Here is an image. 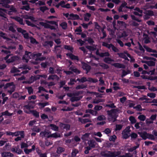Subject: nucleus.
I'll use <instances>...</instances> for the list:
<instances>
[{
  "label": "nucleus",
  "mask_w": 157,
  "mask_h": 157,
  "mask_svg": "<svg viewBox=\"0 0 157 157\" xmlns=\"http://www.w3.org/2000/svg\"><path fill=\"white\" fill-rule=\"evenodd\" d=\"M30 112L32 113L33 115L36 118H39V113L35 110H30Z\"/></svg>",
  "instance_id": "2eb2a0df"
},
{
  "label": "nucleus",
  "mask_w": 157,
  "mask_h": 157,
  "mask_svg": "<svg viewBox=\"0 0 157 157\" xmlns=\"http://www.w3.org/2000/svg\"><path fill=\"white\" fill-rule=\"evenodd\" d=\"M130 23L131 25L133 27H137L139 25V24L134 21H131Z\"/></svg>",
  "instance_id": "c9c22d12"
},
{
  "label": "nucleus",
  "mask_w": 157,
  "mask_h": 157,
  "mask_svg": "<svg viewBox=\"0 0 157 157\" xmlns=\"http://www.w3.org/2000/svg\"><path fill=\"white\" fill-rule=\"evenodd\" d=\"M103 61L105 63L108 64L110 63L109 62L114 61V60L113 59L109 57H105Z\"/></svg>",
  "instance_id": "c85d7f7f"
},
{
  "label": "nucleus",
  "mask_w": 157,
  "mask_h": 157,
  "mask_svg": "<svg viewBox=\"0 0 157 157\" xmlns=\"http://www.w3.org/2000/svg\"><path fill=\"white\" fill-rule=\"evenodd\" d=\"M78 121L83 124H85L87 122H91V120L87 118L82 119L81 118H78Z\"/></svg>",
  "instance_id": "412c9836"
},
{
  "label": "nucleus",
  "mask_w": 157,
  "mask_h": 157,
  "mask_svg": "<svg viewBox=\"0 0 157 157\" xmlns=\"http://www.w3.org/2000/svg\"><path fill=\"white\" fill-rule=\"evenodd\" d=\"M110 55V54L108 52H106L101 53L99 56L101 57H103L105 56L109 57Z\"/></svg>",
  "instance_id": "473e14b6"
},
{
  "label": "nucleus",
  "mask_w": 157,
  "mask_h": 157,
  "mask_svg": "<svg viewBox=\"0 0 157 157\" xmlns=\"http://www.w3.org/2000/svg\"><path fill=\"white\" fill-rule=\"evenodd\" d=\"M82 98V96H80L79 97L74 96L70 99V101L71 102H74L75 101H78L80 100Z\"/></svg>",
  "instance_id": "f3484780"
},
{
  "label": "nucleus",
  "mask_w": 157,
  "mask_h": 157,
  "mask_svg": "<svg viewBox=\"0 0 157 157\" xmlns=\"http://www.w3.org/2000/svg\"><path fill=\"white\" fill-rule=\"evenodd\" d=\"M127 3L125 1H124V2H122L121 6V7H122L123 8H124L125 7L126 8L129 9H131L132 8L131 7L127 6Z\"/></svg>",
  "instance_id": "49530a36"
},
{
  "label": "nucleus",
  "mask_w": 157,
  "mask_h": 157,
  "mask_svg": "<svg viewBox=\"0 0 157 157\" xmlns=\"http://www.w3.org/2000/svg\"><path fill=\"white\" fill-rule=\"evenodd\" d=\"M62 48H56V46H55L54 49L53 50V51L56 54H61L62 52Z\"/></svg>",
  "instance_id": "aec40b11"
},
{
  "label": "nucleus",
  "mask_w": 157,
  "mask_h": 157,
  "mask_svg": "<svg viewBox=\"0 0 157 157\" xmlns=\"http://www.w3.org/2000/svg\"><path fill=\"white\" fill-rule=\"evenodd\" d=\"M39 79V77L38 75H37L36 76H32L29 79V81H25L23 82L24 83L30 84L35 81Z\"/></svg>",
  "instance_id": "39448f33"
},
{
  "label": "nucleus",
  "mask_w": 157,
  "mask_h": 157,
  "mask_svg": "<svg viewBox=\"0 0 157 157\" xmlns=\"http://www.w3.org/2000/svg\"><path fill=\"white\" fill-rule=\"evenodd\" d=\"M91 16V14L89 13H87L84 14V19L86 21H89V18Z\"/></svg>",
  "instance_id": "393cba45"
},
{
  "label": "nucleus",
  "mask_w": 157,
  "mask_h": 157,
  "mask_svg": "<svg viewBox=\"0 0 157 157\" xmlns=\"http://www.w3.org/2000/svg\"><path fill=\"white\" fill-rule=\"evenodd\" d=\"M99 66L104 69H107L109 68L108 65L103 63H100Z\"/></svg>",
  "instance_id": "4c0bfd02"
},
{
  "label": "nucleus",
  "mask_w": 157,
  "mask_h": 157,
  "mask_svg": "<svg viewBox=\"0 0 157 157\" xmlns=\"http://www.w3.org/2000/svg\"><path fill=\"white\" fill-rule=\"evenodd\" d=\"M26 24L28 26H30L32 27H36V25L31 22L29 20H25Z\"/></svg>",
  "instance_id": "a18cd8bd"
},
{
  "label": "nucleus",
  "mask_w": 157,
  "mask_h": 157,
  "mask_svg": "<svg viewBox=\"0 0 157 157\" xmlns=\"http://www.w3.org/2000/svg\"><path fill=\"white\" fill-rule=\"evenodd\" d=\"M50 132H48L46 131H42L40 133V136L42 137H47V136L49 135V134Z\"/></svg>",
  "instance_id": "a211bd4d"
},
{
  "label": "nucleus",
  "mask_w": 157,
  "mask_h": 157,
  "mask_svg": "<svg viewBox=\"0 0 157 157\" xmlns=\"http://www.w3.org/2000/svg\"><path fill=\"white\" fill-rule=\"evenodd\" d=\"M136 146L133 147H132L130 148L129 149V151L130 152H132L136 150L137 148H138L140 146V144L137 142L136 143Z\"/></svg>",
  "instance_id": "bb28decb"
},
{
  "label": "nucleus",
  "mask_w": 157,
  "mask_h": 157,
  "mask_svg": "<svg viewBox=\"0 0 157 157\" xmlns=\"http://www.w3.org/2000/svg\"><path fill=\"white\" fill-rule=\"evenodd\" d=\"M102 108V106L96 105L94 107V109L96 110L95 111H99Z\"/></svg>",
  "instance_id": "338daca9"
},
{
  "label": "nucleus",
  "mask_w": 157,
  "mask_h": 157,
  "mask_svg": "<svg viewBox=\"0 0 157 157\" xmlns=\"http://www.w3.org/2000/svg\"><path fill=\"white\" fill-rule=\"evenodd\" d=\"M48 105H49V103L48 102L44 103L40 102L38 103V105L40 106L41 108H44L45 106Z\"/></svg>",
  "instance_id": "ea45409f"
},
{
  "label": "nucleus",
  "mask_w": 157,
  "mask_h": 157,
  "mask_svg": "<svg viewBox=\"0 0 157 157\" xmlns=\"http://www.w3.org/2000/svg\"><path fill=\"white\" fill-rule=\"evenodd\" d=\"M102 45L108 49H110L111 48L113 51L115 52H117L119 51V50L112 44H108L107 43L103 42Z\"/></svg>",
  "instance_id": "7ed1b4c3"
},
{
  "label": "nucleus",
  "mask_w": 157,
  "mask_h": 157,
  "mask_svg": "<svg viewBox=\"0 0 157 157\" xmlns=\"http://www.w3.org/2000/svg\"><path fill=\"white\" fill-rule=\"evenodd\" d=\"M13 86L10 88V90H8L7 91L8 92L9 94L10 95L12 94L13 92L15 90V86L13 85Z\"/></svg>",
  "instance_id": "58836bf2"
},
{
  "label": "nucleus",
  "mask_w": 157,
  "mask_h": 157,
  "mask_svg": "<svg viewBox=\"0 0 157 157\" xmlns=\"http://www.w3.org/2000/svg\"><path fill=\"white\" fill-rule=\"evenodd\" d=\"M122 127L123 125L121 124H117L116 125V128L115 129V130H120L122 129Z\"/></svg>",
  "instance_id": "774afa93"
},
{
  "label": "nucleus",
  "mask_w": 157,
  "mask_h": 157,
  "mask_svg": "<svg viewBox=\"0 0 157 157\" xmlns=\"http://www.w3.org/2000/svg\"><path fill=\"white\" fill-rule=\"evenodd\" d=\"M87 144L88 146L85 147L86 150L84 151V153L86 154H88L90 150L95 148L97 144L96 142L93 140L88 141Z\"/></svg>",
  "instance_id": "f03ea898"
},
{
  "label": "nucleus",
  "mask_w": 157,
  "mask_h": 157,
  "mask_svg": "<svg viewBox=\"0 0 157 157\" xmlns=\"http://www.w3.org/2000/svg\"><path fill=\"white\" fill-rule=\"evenodd\" d=\"M146 63L149 66H155V64L154 62L151 60L146 61Z\"/></svg>",
  "instance_id": "e433bc0d"
},
{
  "label": "nucleus",
  "mask_w": 157,
  "mask_h": 157,
  "mask_svg": "<svg viewBox=\"0 0 157 157\" xmlns=\"http://www.w3.org/2000/svg\"><path fill=\"white\" fill-rule=\"evenodd\" d=\"M138 119L141 121H144L146 119V116L144 115H140L138 117Z\"/></svg>",
  "instance_id": "09e8293b"
},
{
  "label": "nucleus",
  "mask_w": 157,
  "mask_h": 157,
  "mask_svg": "<svg viewBox=\"0 0 157 157\" xmlns=\"http://www.w3.org/2000/svg\"><path fill=\"white\" fill-rule=\"evenodd\" d=\"M6 35V34L3 33V32H1L0 33V36L2 37L4 39H6L7 41H10L11 40V39L6 36H5Z\"/></svg>",
  "instance_id": "a878e982"
},
{
  "label": "nucleus",
  "mask_w": 157,
  "mask_h": 157,
  "mask_svg": "<svg viewBox=\"0 0 157 157\" xmlns=\"http://www.w3.org/2000/svg\"><path fill=\"white\" fill-rule=\"evenodd\" d=\"M13 85V82L7 83L5 85L4 87V89H6L9 87H10L12 86Z\"/></svg>",
  "instance_id": "4d7b16f0"
},
{
  "label": "nucleus",
  "mask_w": 157,
  "mask_h": 157,
  "mask_svg": "<svg viewBox=\"0 0 157 157\" xmlns=\"http://www.w3.org/2000/svg\"><path fill=\"white\" fill-rule=\"evenodd\" d=\"M7 11V10L0 8V16L4 18H6Z\"/></svg>",
  "instance_id": "f8f14e48"
},
{
  "label": "nucleus",
  "mask_w": 157,
  "mask_h": 157,
  "mask_svg": "<svg viewBox=\"0 0 157 157\" xmlns=\"http://www.w3.org/2000/svg\"><path fill=\"white\" fill-rule=\"evenodd\" d=\"M31 130L33 132L37 133L39 132L40 131V129L35 125L34 126L33 128H31Z\"/></svg>",
  "instance_id": "c756f323"
},
{
  "label": "nucleus",
  "mask_w": 157,
  "mask_h": 157,
  "mask_svg": "<svg viewBox=\"0 0 157 157\" xmlns=\"http://www.w3.org/2000/svg\"><path fill=\"white\" fill-rule=\"evenodd\" d=\"M64 48L65 49L68 50H70L71 51V52H73V48H72V47H71L70 45H64Z\"/></svg>",
  "instance_id": "c03bdc74"
},
{
  "label": "nucleus",
  "mask_w": 157,
  "mask_h": 157,
  "mask_svg": "<svg viewBox=\"0 0 157 157\" xmlns=\"http://www.w3.org/2000/svg\"><path fill=\"white\" fill-rule=\"evenodd\" d=\"M145 13L147 14V15L149 16H151L154 15L153 11L151 10H147L146 11Z\"/></svg>",
  "instance_id": "603ef678"
},
{
  "label": "nucleus",
  "mask_w": 157,
  "mask_h": 157,
  "mask_svg": "<svg viewBox=\"0 0 157 157\" xmlns=\"http://www.w3.org/2000/svg\"><path fill=\"white\" fill-rule=\"evenodd\" d=\"M86 113H89L92 115L96 116L98 113V112L97 111H94L92 109H87L86 110Z\"/></svg>",
  "instance_id": "6ab92c4d"
},
{
  "label": "nucleus",
  "mask_w": 157,
  "mask_h": 157,
  "mask_svg": "<svg viewBox=\"0 0 157 157\" xmlns=\"http://www.w3.org/2000/svg\"><path fill=\"white\" fill-rule=\"evenodd\" d=\"M66 56L69 57L71 60H76L77 61L79 60V58L77 56H75L72 53H67L66 54Z\"/></svg>",
  "instance_id": "9b49d317"
},
{
  "label": "nucleus",
  "mask_w": 157,
  "mask_h": 157,
  "mask_svg": "<svg viewBox=\"0 0 157 157\" xmlns=\"http://www.w3.org/2000/svg\"><path fill=\"white\" fill-rule=\"evenodd\" d=\"M46 22H47V23H49L51 25H54L56 26H58V23L57 22L54 21H46Z\"/></svg>",
  "instance_id": "f704fd0d"
},
{
  "label": "nucleus",
  "mask_w": 157,
  "mask_h": 157,
  "mask_svg": "<svg viewBox=\"0 0 157 157\" xmlns=\"http://www.w3.org/2000/svg\"><path fill=\"white\" fill-rule=\"evenodd\" d=\"M7 3V0H1L0 2V5H2L3 6H5Z\"/></svg>",
  "instance_id": "bf43d9fd"
},
{
  "label": "nucleus",
  "mask_w": 157,
  "mask_h": 157,
  "mask_svg": "<svg viewBox=\"0 0 157 157\" xmlns=\"http://www.w3.org/2000/svg\"><path fill=\"white\" fill-rule=\"evenodd\" d=\"M13 19L16 21L19 22V23L22 25H24L23 20L22 18L19 17H13Z\"/></svg>",
  "instance_id": "4be33fe9"
},
{
  "label": "nucleus",
  "mask_w": 157,
  "mask_h": 157,
  "mask_svg": "<svg viewBox=\"0 0 157 157\" xmlns=\"http://www.w3.org/2000/svg\"><path fill=\"white\" fill-rule=\"evenodd\" d=\"M122 135L123 138L125 139H127L128 137H129L130 136L128 135V133L124 132L123 133V132H122Z\"/></svg>",
  "instance_id": "052dcab7"
},
{
  "label": "nucleus",
  "mask_w": 157,
  "mask_h": 157,
  "mask_svg": "<svg viewBox=\"0 0 157 157\" xmlns=\"http://www.w3.org/2000/svg\"><path fill=\"white\" fill-rule=\"evenodd\" d=\"M69 16L73 18L74 20H78L80 18L78 15L76 14H75L73 13L70 14Z\"/></svg>",
  "instance_id": "cd10ccee"
},
{
  "label": "nucleus",
  "mask_w": 157,
  "mask_h": 157,
  "mask_svg": "<svg viewBox=\"0 0 157 157\" xmlns=\"http://www.w3.org/2000/svg\"><path fill=\"white\" fill-rule=\"evenodd\" d=\"M78 150L75 149L73 150L71 153V157H75L76 154L78 153Z\"/></svg>",
  "instance_id": "a19ab883"
},
{
  "label": "nucleus",
  "mask_w": 157,
  "mask_h": 157,
  "mask_svg": "<svg viewBox=\"0 0 157 157\" xmlns=\"http://www.w3.org/2000/svg\"><path fill=\"white\" fill-rule=\"evenodd\" d=\"M51 127V129L55 131H58L59 130V128L56 125L53 124H50L49 125Z\"/></svg>",
  "instance_id": "b1692460"
},
{
  "label": "nucleus",
  "mask_w": 157,
  "mask_h": 157,
  "mask_svg": "<svg viewBox=\"0 0 157 157\" xmlns=\"http://www.w3.org/2000/svg\"><path fill=\"white\" fill-rule=\"evenodd\" d=\"M90 135V134L88 133H86L82 135L81 139L83 140H85L88 138Z\"/></svg>",
  "instance_id": "79ce46f5"
},
{
  "label": "nucleus",
  "mask_w": 157,
  "mask_h": 157,
  "mask_svg": "<svg viewBox=\"0 0 157 157\" xmlns=\"http://www.w3.org/2000/svg\"><path fill=\"white\" fill-rule=\"evenodd\" d=\"M138 134L144 140H146L147 139V133L146 132H139Z\"/></svg>",
  "instance_id": "ddd939ff"
},
{
  "label": "nucleus",
  "mask_w": 157,
  "mask_h": 157,
  "mask_svg": "<svg viewBox=\"0 0 157 157\" xmlns=\"http://www.w3.org/2000/svg\"><path fill=\"white\" fill-rule=\"evenodd\" d=\"M59 127L61 129H66V131H68L70 130V126L68 124H64L63 123L60 122L59 124Z\"/></svg>",
  "instance_id": "6e6552de"
},
{
  "label": "nucleus",
  "mask_w": 157,
  "mask_h": 157,
  "mask_svg": "<svg viewBox=\"0 0 157 157\" xmlns=\"http://www.w3.org/2000/svg\"><path fill=\"white\" fill-rule=\"evenodd\" d=\"M147 139H148L152 140H154L155 139V138L154 135L147 133Z\"/></svg>",
  "instance_id": "864d4df0"
},
{
  "label": "nucleus",
  "mask_w": 157,
  "mask_h": 157,
  "mask_svg": "<svg viewBox=\"0 0 157 157\" xmlns=\"http://www.w3.org/2000/svg\"><path fill=\"white\" fill-rule=\"evenodd\" d=\"M60 136V134L57 132H55L53 133L52 134L48 136H47V138H49L50 137L54 138H56L59 137Z\"/></svg>",
  "instance_id": "4468645a"
},
{
  "label": "nucleus",
  "mask_w": 157,
  "mask_h": 157,
  "mask_svg": "<svg viewBox=\"0 0 157 157\" xmlns=\"http://www.w3.org/2000/svg\"><path fill=\"white\" fill-rule=\"evenodd\" d=\"M85 41H87L90 44H92L93 43H94V41L93 40V39L91 38V37H88V39H85Z\"/></svg>",
  "instance_id": "3c124183"
},
{
  "label": "nucleus",
  "mask_w": 157,
  "mask_h": 157,
  "mask_svg": "<svg viewBox=\"0 0 157 157\" xmlns=\"http://www.w3.org/2000/svg\"><path fill=\"white\" fill-rule=\"evenodd\" d=\"M121 152L119 151H114L112 152L110 151H107V152H103L101 155L104 157H116L119 155Z\"/></svg>",
  "instance_id": "f257e3e1"
},
{
  "label": "nucleus",
  "mask_w": 157,
  "mask_h": 157,
  "mask_svg": "<svg viewBox=\"0 0 157 157\" xmlns=\"http://www.w3.org/2000/svg\"><path fill=\"white\" fill-rule=\"evenodd\" d=\"M39 24L41 25L44 26V27L46 29H49L51 30H55L56 29L54 26L51 25L46 23H44L43 22H40Z\"/></svg>",
  "instance_id": "20e7f679"
},
{
  "label": "nucleus",
  "mask_w": 157,
  "mask_h": 157,
  "mask_svg": "<svg viewBox=\"0 0 157 157\" xmlns=\"http://www.w3.org/2000/svg\"><path fill=\"white\" fill-rule=\"evenodd\" d=\"M129 120L130 121L132 124H133L136 123V120L135 119V117L132 116H131L129 117Z\"/></svg>",
  "instance_id": "72a5a7b5"
},
{
  "label": "nucleus",
  "mask_w": 157,
  "mask_h": 157,
  "mask_svg": "<svg viewBox=\"0 0 157 157\" xmlns=\"http://www.w3.org/2000/svg\"><path fill=\"white\" fill-rule=\"evenodd\" d=\"M86 87V85H84L83 84L78 85L76 87V90H79L80 89H83Z\"/></svg>",
  "instance_id": "5fc2aeb1"
},
{
  "label": "nucleus",
  "mask_w": 157,
  "mask_h": 157,
  "mask_svg": "<svg viewBox=\"0 0 157 157\" xmlns=\"http://www.w3.org/2000/svg\"><path fill=\"white\" fill-rule=\"evenodd\" d=\"M11 151L12 152L17 153L18 154H21L23 152L22 150L19 148V146L18 145L15 147H12L11 149Z\"/></svg>",
  "instance_id": "423d86ee"
},
{
  "label": "nucleus",
  "mask_w": 157,
  "mask_h": 157,
  "mask_svg": "<svg viewBox=\"0 0 157 157\" xmlns=\"http://www.w3.org/2000/svg\"><path fill=\"white\" fill-rule=\"evenodd\" d=\"M83 92V91H77L73 93V94L74 96H79V95L82 94Z\"/></svg>",
  "instance_id": "680f3d73"
},
{
  "label": "nucleus",
  "mask_w": 157,
  "mask_h": 157,
  "mask_svg": "<svg viewBox=\"0 0 157 157\" xmlns=\"http://www.w3.org/2000/svg\"><path fill=\"white\" fill-rule=\"evenodd\" d=\"M147 95L151 98H154L156 96V94L154 93H148L147 94Z\"/></svg>",
  "instance_id": "69168bd1"
},
{
  "label": "nucleus",
  "mask_w": 157,
  "mask_h": 157,
  "mask_svg": "<svg viewBox=\"0 0 157 157\" xmlns=\"http://www.w3.org/2000/svg\"><path fill=\"white\" fill-rule=\"evenodd\" d=\"M64 151L65 149L64 148L61 147H59L57 148L56 152L58 154H60Z\"/></svg>",
  "instance_id": "2f4dec72"
},
{
  "label": "nucleus",
  "mask_w": 157,
  "mask_h": 157,
  "mask_svg": "<svg viewBox=\"0 0 157 157\" xmlns=\"http://www.w3.org/2000/svg\"><path fill=\"white\" fill-rule=\"evenodd\" d=\"M131 17L133 20L136 21L138 22H140L141 21V20L139 19L138 18L136 17L134 15H131Z\"/></svg>",
  "instance_id": "13d9d810"
},
{
  "label": "nucleus",
  "mask_w": 157,
  "mask_h": 157,
  "mask_svg": "<svg viewBox=\"0 0 157 157\" xmlns=\"http://www.w3.org/2000/svg\"><path fill=\"white\" fill-rule=\"evenodd\" d=\"M81 64L82 65V68L83 69L85 70L87 72L89 71L90 70L91 67L89 65L83 62H82Z\"/></svg>",
  "instance_id": "1a4fd4ad"
},
{
  "label": "nucleus",
  "mask_w": 157,
  "mask_h": 157,
  "mask_svg": "<svg viewBox=\"0 0 157 157\" xmlns=\"http://www.w3.org/2000/svg\"><path fill=\"white\" fill-rule=\"evenodd\" d=\"M119 111V109H111L110 110H107V113L108 115L110 117H111L113 115V114H115L117 112H118Z\"/></svg>",
  "instance_id": "9d476101"
},
{
  "label": "nucleus",
  "mask_w": 157,
  "mask_h": 157,
  "mask_svg": "<svg viewBox=\"0 0 157 157\" xmlns=\"http://www.w3.org/2000/svg\"><path fill=\"white\" fill-rule=\"evenodd\" d=\"M30 42L31 43L33 44H38V42L36 41V40L33 37H30Z\"/></svg>",
  "instance_id": "8fccbe9b"
},
{
  "label": "nucleus",
  "mask_w": 157,
  "mask_h": 157,
  "mask_svg": "<svg viewBox=\"0 0 157 157\" xmlns=\"http://www.w3.org/2000/svg\"><path fill=\"white\" fill-rule=\"evenodd\" d=\"M134 109H136V110L138 111H142V109L141 105H138L134 107Z\"/></svg>",
  "instance_id": "0e129e2a"
},
{
  "label": "nucleus",
  "mask_w": 157,
  "mask_h": 157,
  "mask_svg": "<svg viewBox=\"0 0 157 157\" xmlns=\"http://www.w3.org/2000/svg\"><path fill=\"white\" fill-rule=\"evenodd\" d=\"M60 25L64 29H66L67 28V24L66 22H63L60 24Z\"/></svg>",
  "instance_id": "de8ad7c7"
},
{
  "label": "nucleus",
  "mask_w": 157,
  "mask_h": 157,
  "mask_svg": "<svg viewBox=\"0 0 157 157\" xmlns=\"http://www.w3.org/2000/svg\"><path fill=\"white\" fill-rule=\"evenodd\" d=\"M42 54L40 53H38L36 54L33 53L31 54V56L33 57L36 56V58H37V57H40L41 56Z\"/></svg>",
  "instance_id": "e2e57ef3"
},
{
  "label": "nucleus",
  "mask_w": 157,
  "mask_h": 157,
  "mask_svg": "<svg viewBox=\"0 0 157 157\" xmlns=\"http://www.w3.org/2000/svg\"><path fill=\"white\" fill-rule=\"evenodd\" d=\"M23 107L24 108H25L26 109L29 110L31 109H33L34 108V105L29 102L28 104L27 105H24Z\"/></svg>",
  "instance_id": "5701e85b"
},
{
  "label": "nucleus",
  "mask_w": 157,
  "mask_h": 157,
  "mask_svg": "<svg viewBox=\"0 0 157 157\" xmlns=\"http://www.w3.org/2000/svg\"><path fill=\"white\" fill-rule=\"evenodd\" d=\"M115 67L117 68H124V64L119 63H115L112 64Z\"/></svg>",
  "instance_id": "dca6fc26"
},
{
  "label": "nucleus",
  "mask_w": 157,
  "mask_h": 157,
  "mask_svg": "<svg viewBox=\"0 0 157 157\" xmlns=\"http://www.w3.org/2000/svg\"><path fill=\"white\" fill-rule=\"evenodd\" d=\"M2 114V115L6 116H10L13 115L12 113H9L8 110H6L5 112H2L1 113Z\"/></svg>",
  "instance_id": "7c9ffc66"
},
{
  "label": "nucleus",
  "mask_w": 157,
  "mask_h": 157,
  "mask_svg": "<svg viewBox=\"0 0 157 157\" xmlns=\"http://www.w3.org/2000/svg\"><path fill=\"white\" fill-rule=\"evenodd\" d=\"M19 59V57L17 56H14L11 57L6 61L7 63H10L18 61Z\"/></svg>",
  "instance_id": "0eeeda50"
},
{
  "label": "nucleus",
  "mask_w": 157,
  "mask_h": 157,
  "mask_svg": "<svg viewBox=\"0 0 157 157\" xmlns=\"http://www.w3.org/2000/svg\"><path fill=\"white\" fill-rule=\"evenodd\" d=\"M95 28L96 29L98 30L99 32H100V30L102 29L101 28V26L99 25L97 22H95Z\"/></svg>",
  "instance_id": "6e6d98bb"
},
{
  "label": "nucleus",
  "mask_w": 157,
  "mask_h": 157,
  "mask_svg": "<svg viewBox=\"0 0 157 157\" xmlns=\"http://www.w3.org/2000/svg\"><path fill=\"white\" fill-rule=\"evenodd\" d=\"M77 81H76L75 79L71 78L70 79V82H68V84L70 86H73L75 84V82H76Z\"/></svg>",
  "instance_id": "37998d69"
}]
</instances>
